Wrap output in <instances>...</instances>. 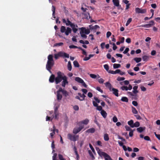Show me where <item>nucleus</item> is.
Wrapping results in <instances>:
<instances>
[{
    "label": "nucleus",
    "mask_w": 160,
    "mask_h": 160,
    "mask_svg": "<svg viewBox=\"0 0 160 160\" xmlns=\"http://www.w3.org/2000/svg\"><path fill=\"white\" fill-rule=\"evenodd\" d=\"M57 75V76L55 78V82L56 84L60 82L63 79L64 77L65 76L64 73L60 71L58 72Z\"/></svg>",
    "instance_id": "1"
},
{
    "label": "nucleus",
    "mask_w": 160,
    "mask_h": 160,
    "mask_svg": "<svg viewBox=\"0 0 160 160\" xmlns=\"http://www.w3.org/2000/svg\"><path fill=\"white\" fill-rule=\"evenodd\" d=\"M69 54L63 52H59L58 53L55 54L54 55V57L55 59L57 60L58 58L59 57H65L68 58Z\"/></svg>",
    "instance_id": "2"
},
{
    "label": "nucleus",
    "mask_w": 160,
    "mask_h": 160,
    "mask_svg": "<svg viewBox=\"0 0 160 160\" xmlns=\"http://www.w3.org/2000/svg\"><path fill=\"white\" fill-rule=\"evenodd\" d=\"M98 153L100 157H103L105 160H112L108 154L102 151L101 149H99L98 151Z\"/></svg>",
    "instance_id": "3"
},
{
    "label": "nucleus",
    "mask_w": 160,
    "mask_h": 160,
    "mask_svg": "<svg viewBox=\"0 0 160 160\" xmlns=\"http://www.w3.org/2000/svg\"><path fill=\"white\" fill-rule=\"evenodd\" d=\"M54 62L47 61L46 65V69L51 73H52L51 69L54 65Z\"/></svg>",
    "instance_id": "4"
},
{
    "label": "nucleus",
    "mask_w": 160,
    "mask_h": 160,
    "mask_svg": "<svg viewBox=\"0 0 160 160\" xmlns=\"http://www.w3.org/2000/svg\"><path fill=\"white\" fill-rule=\"evenodd\" d=\"M68 138L71 141L75 142L78 140L79 138V136L78 135H74L69 133L68 134Z\"/></svg>",
    "instance_id": "5"
},
{
    "label": "nucleus",
    "mask_w": 160,
    "mask_h": 160,
    "mask_svg": "<svg viewBox=\"0 0 160 160\" xmlns=\"http://www.w3.org/2000/svg\"><path fill=\"white\" fill-rule=\"evenodd\" d=\"M84 128L83 126H80L78 128H74L72 132L74 134H76L79 132Z\"/></svg>",
    "instance_id": "6"
},
{
    "label": "nucleus",
    "mask_w": 160,
    "mask_h": 160,
    "mask_svg": "<svg viewBox=\"0 0 160 160\" xmlns=\"http://www.w3.org/2000/svg\"><path fill=\"white\" fill-rule=\"evenodd\" d=\"M63 81L61 82L62 86L63 87H65L66 85L68 84V78L66 76L64 77L62 79Z\"/></svg>",
    "instance_id": "7"
},
{
    "label": "nucleus",
    "mask_w": 160,
    "mask_h": 160,
    "mask_svg": "<svg viewBox=\"0 0 160 160\" xmlns=\"http://www.w3.org/2000/svg\"><path fill=\"white\" fill-rule=\"evenodd\" d=\"M154 21L152 20L150 21L149 22V23L146 24H144L140 26V27H142L145 28H149L151 27L154 24Z\"/></svg>",
    "instance_id": "8"
},
{
    "label": "nucleus",
    "mask_w": 160,
    "mask_h": 160,
    "mask_svg": "<svg viewBox=\"0 0 160 160\" xmlns=\"http://www.w3.org/2000/svg\"><path fill=\"white\" fill-rule=\"evenodd\" d=\"M135 11L138 13H144L146 12V10L145 9H141L137 8H135Z\"/></svg>",
    "instance_id": "9"
},
{
    "label": "nucleus",
    "mask_w": 160,
    "mask_h": 160,
    "mask_svg": "<svg viewBox=\"0 0 160 160\" xmlns=\"http://www.w3.org/2000/svg\"><path fill=\"white\" fill-rule=\"evenodd\" d=\"M62 21L63 22L65 23L67 26H71V25L73 23L68 18H67L66 20L65 19H63Z\"/></svg>",
    "instance_id": "10"
},
{
    "label": "nucleus",
    "mask_w": 160,
    "mask_h": 160,
    "mask_svg": "<svg viewBox=\"0 0 160 160\" xmlns=\"http://www.w3.org/2000/svg\"><path fill=\"white\" fill-rule=\"evenodd\" d=\"M72 28V30L74 33H76L78 31V29L77 28L78 27V25L77 24H75L74 23L71 25L70 26Z\"/></svg>",
    "instance_id": "11"
},
{
    "label": "nucleus",
    "mask_w": 160,
    "mask_h": 160,
    "mask_svg": "<svg viewBox=\"0 0 160 160\" xmlns=\"http://www.w3.org/2000/svg\"><path fill=\"white\" fill-rule=\"evenodd\" d=\"M59 89L60 92H61L65 97H67L68 95V92L66 90L63 89L61 87L59 88Z\"/></svg>",
    "instance_id": "12"
},
{
    "label": "nucleus",
    "mask_w": 160,
    "mask_h": 160,
    "mask_svg": "<svg viewBox=\"0 0 160 160\" xmlns=\"http://www.w3.org/2000/svg\"><path fill=\"white\" fill-rule=\"evenodd\" d=\"M60 92L59 91V89H58L57 92V99L58 101L61 100L62 98V94H60Z\"/></svg>",
    "instance_id": "13"
},
{
    "label": "nucleus",
    "mask_w": 160,
    "mask_h": 160,
    "mask_svg": "<svg viewBox=\"0 0 160 160\" xmlns=\"http://www.w3.org/2000/svg\"><path fill=\"white\" fill-rule=\"evenodd\" d=\"M79 29L80 30H82L84 33L86 34H88L90 32V31L89 29H86L84 27H82L81 28H79Z\"/></svg>",
    "instance_id": "14"
},
{
    "label": "nucleus",
    "mask_w": 160,
    "mask_h": 160,
    "mask_svg": "<svg viewBox=\"0 0 160 160\" xmlns=\"http://www.w3.org/2000/svg\"><path fill=\"white\" fill-rule=\"evenodd\" d=\"M55 76L54 74H52L50 76L49 78V82L51 83H53L55 81Z\"/></svg>",
    "instance_id": "15"
},
{
    "label": "nucleus",
    "mask_w": 160,
    "mask_h": 160,
    "mask_svg": "<svg viewBox=\"0 0 160 160\" xmlns=\"http://www.w3.org/2000/svg\"><path fill=\"white\" fill-rule=\"evenodd\" d=\"M113 92V93L117 97L118 96V90L117 89L112 88L111 91Z\"/></svg>",
    "instance_id": "16"
},
{
    "label": "nucleus",
    "mask_w": 160,
    "mask_h": 160,
    "mask_svg": "<svg viewBox=\"0 0 160 160\" xmlns=\"http://www.w3.org/2000/svg\"><path fill=\"white\" fill-rule=\"evenodd\" d=\"M72 32V29L69 27H67L66 30L65 32V34L68 36L69 33H71Z\"/></svg>",
    "instance_id": "17"
},
{
    "label": "nucleus",
    "mask_w": 160,
    "mask_h": 160,
    "mask_svg": "<svg viewBox=\"0 0 160 160\" xmlns=\"http://www.w3.org/2000/svg\"><path fill=\"white\" fill-rule=\"evenodd\" d=\"M55 9H56V8H55V7L54 6L52 5V17H53V18H56L55 14Z\"/></svg>",
    "instance_id": "18"
},
{
    "label": "nucleus",
    "mask_w": 160,
    "mask_h": 160,
    "mask_svg": "<svg viewBox=\"0 0 160 160\" xmlns=\"http://www.w3.org/2000/svg\"><path fill=\"white\" fill-rule=\"evenodd\" d=\"M146 129V128L145 127H140L137 128V131L141 133L143 131H144Z\"/></svg>",
    "instance_id": "19"
},
{
    "label": "nucleus",
    "mask_w": 160,
    "mask_h": 160,
    "mask_svg": "<svg viewBox=\"0 0 160 160\" xmlns=\"http://www.w3.org/2000/svg\"><path fill=\"white\" fill-rule=\"evenodd\" d=\"M89 122V120L87 119L86 118L84 120L81 121L80 122H79V123H80L81 124H83L85 125H87L88 124Z\"/></svg>",
    "instance_id": "20"
},
{
    "label": "nucleus",
    "mask_w": 160,
    "mask_h": 160,
    "mask_svg": "<svg viewBox=\"0 0 160 160\" xmlns=\"http://www.w3.org/2000/svg\"><path fill=\"white\" fill-rule=\"evenodd\" d=\"M84 15V18L88 19L91 18V17L89 15V13L88 12H86L83 14Z\"/></svg>",
    "instance_id": "21"
},
{
    "label": "nucleus",
    "mask_w": 160,
    "mask_h": 160,
    "mask_svg": "<svg viewBox=\"0 0 160 160\" xmlns=\"http://www.w3.org/2000/svg\"><path fill=\"white\" fill-rule=\"evenodd\" d=\"M95 131V129L94 128H91L89 129H88L86 132L90 133H93Z\"/></svg>",
    "instance_id": "22"
},
{
    "label": "nucleus",
    "mask_w": 160,
    "mask_h": 160,
    "mask_svg": "<svg viewBox=\"0 0 160 160\" xmlns=\"http://www.w3.org/2000/svg\"><path fill=\"white\" fill-rule=\"evenodd\" d=\"M105 84L106 86L108 87L110 91H111L112 88V85L111 84L108 82H106L105 83Z\"/></svg>",
    "instance_id": "23"
},
{
    "label": "nucleus",
    "mask_w": 160,
    "mask_h": 160,
    "mask_svg": "<svg viewBox=\"0 0 160 160\" xmlns=\"http://www.w3.org/2000/svg\"><path fill=\"white\" fill-rule=\"evenodd\" d=\"M101 114L102 116L104 118H106L107 115V112L104 110H102L101 112Z\"/></svg>",
    "instance_id": "24"
},
{
    "label": "nucleus",
    "mask_w": 160,
    "mask_h": 160,
    "mask_svg": "<svg viewBox=\"0 0 160 160\" xmlns=\"http://www.w3.org/2000/svg\"><path fill=\"white\" fill-rule=\"evenodd\" d=\"M48 61L49 62H54L53 58V56L52 55L50 54L48 57Z\"/></svg>",
    "instance_id": "25"
},
{
    "label": "nucleus",
    "mask_w": 160,
    "mask_h": 160,
    "mask_svg": "<svg viewBox=\"0 0 160 160\" xmlns=\"http://www.w3.org/2000/svg\"><path fill=\"white\" fill-rule=\"evenodd\" d=\"M51 131H52V132L50 134V136L52 138H53V136L55 134V132L56 131V128L55 126H53V129L52 130H51Z\"/></svg>",
    "instance_id": "26"
},
{
    "label": "nucleus",
    "mask_w": 160,
    "mask_h": 160,
    "mask_svg": "<svg viewBox=\"0 0 160 160\" xmlns=\"http://www.w3.org/2000/svg\"><path fill=\"white\" fill-rule=\"evenodd\" d=\"M75 80L80 83L83 82L84 81L82 78L79 77H76L75 78Z\"/></svg>",
    "instance_id": "27"
},
{
    "label": "nucleus",
    "mask_w": 160,
    "mask_h": 160,
    "mask_svg": "<svg viewBox=\"0 0 160 160\" xmlns=\"http://www.w3.org/2000/svg\"><path fill=\"white\" fill-rule=\"evenodd\" d=\"M112 2L114 5L115 7L119 6V0H112Z\"/></svg>",
    "instance_id": "28"
},
{
    "label": "nucleus",
    "mask_w": 160,
    "mask_h": 160,
    "mask_svg": "<svg viewBox=\"0 0 160 160\" xmlns=\"http://www.w3.org/2000/svg\"><path fill=\"white\" fill-rule=\"evenodd\" d=\"M78 94L79 96V97H80V98H81L80 101H83L84 99L86 97V96L84 95V94H82L80 93H78Z\"/></svg>",
    "instance_id": "29"
},
{
    "label": "nucleus",
    "mask_w": 160,
    "mask_h": 160,
    "mask_svg": "<svg viewBox=\"0 0 160 160\" xmlns=\"http://www.w3.org/2000/svg\"><path fill=\"white\" fill-rule=\"evenodd\" d=\"M91 30H95L96 29L98 28H99V27L98 25H95L94 26H92V25H90L89 26Z\"/></svg>",
    "instance_id": "30"
},
{
    "label": "nucleus",
    "mask_w": 160,
    "mask_h": 160,
    "mask_svg": "<svg viewBox=\"0 0 160 160\" xmlns=\"http://www.w3.org/2000/svg\"><path fill=\"white\" fill-rule=\"evenodd\" d=\"M84 32L82 31V30H80V33L81 35V37L83 38L86 39L87 38V36L86 35L84 34Z\"/></svg>",
    "instance_id": "31"
},
{
    "label": "nucleus",
    "mask_w": 160,
    "mask_h": 160,
    "mask_svg": "<svg viewBox=\"0 0 160 160\" xmlns=\"http://www.w3.org/2000/svg\"><path fill=\"white\" fill-rule=\"evenodd\" d=\"M128 124L132 128H134L133 121L132 120H131L128 122Z\"/></svg>",
    "instance_id": "32"
},
{
    "label": "nucleus",
    "mask_w": 160,
    "mask_h": 160,
    "mask_svg": "<svg viewBox=\"0 0 160 160\" xmlns=\"http://www.w3.org/2000/svg\"><path fill=\"white\" fill-rule=\"evenodd\" d=\"M121 100L122 102H128V100L127 97H123L122 98Z\"/></svg>",
    "instance_id": "33"
},
{
    "label": "nucleus",
    "mask_w": 160,
    "mask_h": 160,
    "mask_svg": "<svg viewBox=\"0 0 160 160\" xmlns=\"http://www.w3.org/2000/svg\"><path fill=\"white\" fill-rule=\"evenodd\" d=\"M132 112L134 114H137L138 113V112L136 109L133 107L132 106Z\"/></svg>",
    "instance_id": "34"
},
{
    "label": "nucleus",
    "mask_w": 160,
    "mask_h": 160,
    "mask_svg": "<svg viewBox=\"0 0 160 160\" xmlns=\"http://www.w3.org/2000/svg\"><path fill=\"white\" fill-rule=\"evenodd\" d=\"M104 139L105 141H108L109 140L108 135V134H105L104 136Z\"/></svg>",
    "instance_id": "35"
},
{
    "label": "nucleus",
    "mask_w": 160,
    "mask_h": 160,
    "mask_svg": "<svg viewBox=\"0 0 160 160\" xmlns=\"http://www.w3.org/2000/svg\"><path fill=\"white\" fill-rule=\"evenodd\" d=\"M68 70L71 71L72 70V67L71 62L69 61L68 64Z\"/></svg>",
    "instance_id": "36"
},
{
    "label": "nucleus",
    "mask_w": 160,
    "mask_h": 160,
    "mask_svg": "<svg viewBox=\"0 0 160 160\" xmlns=\"http://www.w3.org/2000/svg\"><path fill=\"white\" fill-rule=\"evenodd\" d=\"M66 27L64 26H62L60 28V31L62 33L65 32L66 30Z\"/></svg>",
    "instance_id": "37"
},
{
    "label": "nucleus",
    "mask_w": 160,
    "mask_h": 160,
    "mask_svg": "<svg viewBox=\"0 0 160 160\" xmlns=\"http://www.w3.org/2000/svg\"><path fill=\"white\" fill-rule=\"evenodd\" d=\"M73 63L75 67L78 68L79 67V64L77 61H74Z\"/></svg>",
    "instance_id": "38"
},
{
    "label": "nucleus",
    "mask_w": 160,
    "mask_h": 160,
    "mask_svg": "<svg viewBox=\"0 0 160 160\" xmlns=\"http://www.w3.org/2000/svg\"><path fill=\"white\" fill-rule=\"evenodd\" d=\"M133 60L137 63H138L141 61L142 59L141 58H135L133 59Z\"/></svg>",
    "instance_id": "39"
},
{
    "label": "nucleus",
    "mask_w": 160,
    "mask_h": 160,
    "mask_svg": "<svg viewBox=\"0 0 160 160\" xmlns=\"http://www.w3.org/2000/svg\"><path fill=\"white\" fill-rule=\"evenodd\" d=\"M54 114H55L54 118L55 119H57L58 116V114L57 112V108H56L54 110Z\"/></svg>",
    "instance_id": "40"
},
{
    "label": "nucleus",
    "mask_w": 160,
    "mask_h": 160,
    "mask_svg": "<svg viewBox=\"0 0 160 160\" xmlns=\"http://www.w3.org/2000/svg\"><path fill=\"white\" fill-rule=\"evenodd\" d=\"M121 66V65L119 64L114 63L113 64V67L114 68H117Z\"/></svg>",
    "instance_id": "41"
},
{
    "label": "nucleus",
    "mask_w": 160,
    "mask_h": 160,
    "mask_svg": "<svg viewBox=\"0 0 160 160\" xmlns=\"http://www.w3.org/2000/svg\"><path fill=\"white\" fill-rule=\"evenodd\" d=\"M132 99L136 100L138 99V96L137 94H134L131 97Z\"/></svg>",
    "instance_id": "42"
},
{
    "label": "nucleus",
    "mask_w": 160,
    "mask_h": 160,
    "mask_svg": "<svg viewBox=\"0 0 160 160\" xmlns=\"http://www.w3.org/2000/svg\"><path fill=\"white\" fill-rule=\"evenodd\" d=\"M132 21V18H129L127 21L126 23V26H128V25Z\"/></svg>",
    "instance_id": "43"
},
{
    "label": "nucleus",
    "mask_w": 160,
    "mask_h": 160,
    "mask_svg": "<svg viewBox=\"0 0 160 160\" xmlns=\"http://www.w3.org/2000/svg\"><path fill=\"white\" fill-rule=\"evenodd\" d=\"M142 58L143 61H147L149 58V57L148 56L145 55L142 57Z\"/></svg>",
    "instance_id": "44"
},
{
    "label": "nucleus",
    "mask_w": 160,
    "mask_h": 160,
    "mask_svg": "<svg viewBox=\"0 0 160 160\" xmlns=\"http://www.w3.org/2000/svg\"><path fill=\"white\" fill-rule=\"evenodd\" d=\"M133 126L134 127L137 128L140 126V123L138 121L136 122L135 123H134Z\"/></svg>",
    "instance_id": "45"
},
{
    "label": "nucleus",
    "mask_w": 160,
    "mask_h": 160,
    "mask_svg": "<svg viewBox=\"0 0 160 160\" xmlns=\"http://www.w3.org/2000/svg\"><path fill=\"white\" fill-rule=\"evenodd\" d=\"M104 68L105 70L108 72L109 70V66L108 64H105L104 65Z\"/></svg>",
    "instance_id": "46"
},
{
    "label": "nucleus",
    "mask_w": 160,
    "mask_h": 160,
    "mask_svg": "<svg viewBox=\"0 0 160 160\" xmlns=\"http://www.w3.org/2000/svg\"><path fill=\"white\" fill-rule=\"evenodd\" d=\"M58 158L60 160H66L63 158L62 155L61 154H58Z\"/></svg>",
    "instance_id": "47"
},
{
    "label": "nucleus",
    "mask_w": 160,
    "mask_h": 160,
    "mask_svg": "<svg viewBox=\"0 0 160 160\" xmlns=\"http://www.w3.org/2000/svg\"><path fill=\"white\" fill-rule=\"evenodd\" d=\"M121 88L122 90L127 91L128 90V87L126 86H122L121 87Z\"/></svg>",
    "instance_id": "48"
},
{
    "label": "nucleus",
    "mask_w": 160,
    "mask_h": 160,
    "mask_svg": "<svg viewBox=\"0 0 160 160\" xmlns=\"http://www.w3.org/2000/svg\"><path fill=\"white\" fill-rule=\"evenodd\" d=\"M98 82L101 84L103 83L104 81V80L102 78H100L98 79Z\"/></svg>",
    "instance_id": "49"
},
{
    "label": "nucleus",
    "mask_w": 160,
    "mask_h": 160,
    "mask_svg": "<svg viewBox=\"0 0 160 160\" xmlns=\"http://www.w3.org/2000/svg\"><path fill=\"white\" fill-rule=\"evenodd\" d=\"M57 154L56 153H55L53 155L52 157V160H58V159H57Z\"/></svg>",
    "instance_id": "50"
},
{
    "label": "nucleus",
    "mask_w": 160,
    "mask_h": 160,
    "mask_svg": "<svg viewBox=\"0 0 160 160\" xmlns=\"http://www.w3.org/2000/svg\"><path fill=\"white\" fill-rule=\"evenodd\" d=\"M125 79V78L124 77H118L117 78V80L118 81H123Z\"/></svg>",
    "instance_id": "51"
},
{
    "label": "nucleus",
    "mask_w": 160,
    "mask_h": 160,
    "mask_svg": "<svg viewBox=\"0 0 160 160\" xmlns=\"http://www.w3.org/2000/svg\"><path fill=\"white\" fill-rule=\"evenodd\" d=\"M90 76L91 78L94 79H95L97 77L96 75L93 74H90Z\"/></svg>",
    "instance_id": "52"
},
{
    "label": "nucleus",
    "mask_w": 160,
    "mask_h": 160,
    "mask_svg": "<svg viewBox=\"0 0 160 160\" xmlns=\"http://www.w3.org/2000/svg\"><path fill=\"white\" fill-rule=\"evenodd\" d=\"M140 88L141 91L143 92L146 91V88L143 86H141Z\"/></svg>",
    "instance_id": "53"
},
{
    "label": "nucleus",
    "mask_w": 160,
    "mask_h": 160,
    "mask_svg": "<svg viewBox=\"0 0 160 160\" xmlns=\"http://www.w3.org/2000/svg\"><path fill=\"white\" fill-rule=\"evenodd\" d=\"M113 121L114 122H116L118 121V119L116 116H114L112 118Z\"/></svg>",
    "instance_id": "54"
},
{
    "label": "nucleus",
    "mask_w": 160,
    "mask_h": 160,
    "mask_svg": "<svg viewBox=\"0 0 160 160\" xmlns=\"http://www.w3.org/2000/svg\"><path fill=\"white\" fill-rule=\"evenodd\" d=\"M125 128L126 130L127 131H130L131 130H132L131 129V128H130L128 126H127V125L125 126Z\"/></svg>",
    "instance_id": "55"
},
{
    "label": "nucleus",
    "mask_w": 160,
    "mask_h": 160,
    "mask_svg": "<svg viewBox=\"0 0 160 160\" xmlns=\"http://www.w3.org/2000/svg\"><path fill=\"white\" fill-rule=\"evenodd\" d=\"M73 108L76 111H78L79 109L78 106L76 105L74 106L73 107Z\"/></svg>",
    "instance_id": "56"
},
{
    "label": "nucleus",
    "mask_w": 160,
    "mask_h": 160,
    "mask_svg": "<svg viewBox=\"0 0 160 160\" xmlns=\"http://www.w3.org/2000/svg\"><path fill=\"white\" fill-rule=\"evenodd\" d=\"M111 34L112 33L111 32L109 31L106 34L107 37L108 38L111 36Z\"/></svg>",
    "instance_id": "57"
},
{
    "label": "nucleus",
    "mask_w": 160,
    "mask_h": 160,
    "mask_svg": "<svg viewBox=\"0 0 160 160\" xmlns=\"http://www.w3.org/2000/svg\"><path fill=\"white\" fill-rule=\"evenodd\" d=\"M97 109L98 111H101L102 110V108L101 106H98L97 107Z\"/></svg>",
    "instance_id": "58"
},
{
    "label": "nucleus",
    "mask_w": 160,
    "mask_h": 160,
    "mask_svg": "<svg viewBox=\"0 0 160 160\" xmlns=\"http://www.w3.org/2000/svg\"><path fill=\"white\" fill-rule=\"evenodd\" d=\"M132 104L135 106H137L138 105V102L135 101H133L132 102Z\"/></svg>",
    "instance_id": "59"
},
{
    "label": "nucleus",
    "mask_w": 160,
    "mask_h": 160,
    "mask_svg": "<svg viewBox=\"0 0 160 160\" xmlns=\"http://www.w3.org/2000/svg\"><path fill=\"white\" fill-rule=\"evenodd\" d=\"M144 139L147 141H150V139L149 137L148 136H145L144 137Z\"/></svg>",
    "instance_id": "60"
},
{
    "label": "nucleus",
    "mask_w": 160,
    "mask_h": 160,
    "mask_svg": "<svg viewBox=\"0 0 160 160\" xmlns=\"http://www.w3.org/2000/svg\"><path fill=\"white\" fill-rule=\"evenodd\" d=\"M89 147H90V148H91V149L92 150V152H95V151L94 149V148L92 146V145L91 144H89Z\"/></svg>",
    "instance_id": "61"
},
{
    "label": "nucleus",
    "mask_w": 160,
    "mask_h": 160,
    "mask_svg": "<svg viewBox=\"0 0 160 160\" xmlns=\"http://www.w3.org/2000/svg\"><path fill=\"white\" fill-rule=\"evenodd\" d=\"M129 49L128 48H126L124 51L123 52L124 54H126L129 51Z\"/></svg>",
    "instance_id": "62"
},
{
    "label": "nucleus",
    "mask_w": 160,
    "mask_h": 160,
    "mask_svg": "<svg viewBox=\"0 0 160 160\" xmlns=\"http://www.w3.org/2000/svg\"><path fill=\"white\" fill-rule=\"evenodd\" d=\"M113 45V49L114 50H116L117 48V47L115 43H113L112 44Z\"/></svg>",
    "instance_id": "63"
},
{
    "label": "nucleus",
    "mask_w": 160,
    "mask_h": 160,
    "mask_svg": "<svg viewBox=\"0 0 160 160\" xmlns=\"http://www.w3.org/2000/svg\"><path fill=\"white\" fill-rule=\"evenodd\" d=\"M126 42L128 43H130L131 42V39L130 38H128L126 39Z\"/></svg>",
    "instance_id": "64"
}]
</instances>
